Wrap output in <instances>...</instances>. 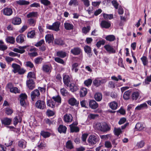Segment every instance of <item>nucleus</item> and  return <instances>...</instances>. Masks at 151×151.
I'll return each instance as SVG.
<instances>
[{
  "label": "nucleus",
  "instance_id": "62",
  "mask_svg": "<svg viewBox=\"0 0 151 151\" xmlns=\"http://www.w3.org/2000/svg\"><path fill=\"white\" fill-rule=\"evenodd\" d=\"M55 60L56 62L62 64H64L65 62L62 59L59 57H56L55 58Z\"/></svg>",
  "mask_w": 151,
  "mask_h": 151
},
{
  "label": "nucleus",
  "instance_id": "18",
  "mask_svg": "<svg viewBox=\"0 0 151 151\" xmlns=\"http://www.w3.org/2000/svg\"><path fill=\"white\" fill-rule=\"evenodd\" d=\"M12 120L10 118H5L1 120V123L5 126H8L11 124Z\"/></svg>",
  "mask_w": 151,
  "mask_h": 151
},
{
  "label": "nucleus",
  "instance_id": "12",
  "mask_svg": "<svg viewBox=\"0 0 151 151\" xmlns=\"http://www.w3.org/2000/svg\"><path fill=\"white\" fill-rule=\"evenodd\" d=\"M52 67L50 65H44L42 67V70L43 72L47 73H50L51 71Z\"/></svg>",
  "mask_w": 151,
  "mask_h": 151
},
{
  "label": "nucleus",
  "instance_id": "29",
  "mask_svg": "<svg viewBox=\"0 0 151 151\" xmlns=\"http://www.w3.org/2000/svg\"><path fill=\"white\" fill-rule=\"evenodd\" d=\"M47 104L48 106L53 108H54L55 105V102L52 99H48L47 101Z\"/></svg>",
  "mask_w": 151,
  "mask_h": 151
},
{
  "label": "nucleus",
  "instance_id": "53",
  "mask_svg": "<svg viewBox=\"0 0 151 151\" xmlns=\"http://www.w3.org/2000/svg\"><path fill=\"white\" fill-rule=\"evenodd\" d=\"M24 65L26 67H29L30 68H32L34 67L33 64L30 61L26 62Z\"/></svg>",
  "mask_w": 151,
  "mask_h": 151
},
{
  "label": "nucleus",
  "instance_id": "55",
  "mask_svg": "<svg viewBox=\"0 0 151 151\" xmlns=\"http://www.w3.org/2000/svg\"><path fill=\"white\" fill-rule=\"evenodd\" d=\"M92 82V80L91 79H88L84 81V83L87 86H91Z\"/></svg>",
  "mask_w": 151,
  "mask_h": 151
},
{
  "label": "nucleus",
  "instance_id": "37",
  "mask_svg": "<svg viewBox=\"0 0 151 151\" xmlns=\"http://www.w3.org/2000/svg\"><path fill=\"white\" fill-rule=\"evenodd\" d=\"M66 147L67 149L70 150L74 148V146L72 141L69 140L66 143Z\"/></svg>",
  "mask_w": 151,
  "mask_h": 151
},
{
  "label": "nucleus",
  "instance_id": "35",
  "mask_svg": "<svg viewBox=\"0 0 151 151\" xmlns=\"http://www.w3.org/2000/svg\"><path fill=\"white\" fill-rule=\"evenodd\" d=\"M102 98V94L101 93H97L94 95V98L98 101H100L101 100Z\"/></svg>",
  "mask_w": 151,
  "mask_h": 151
},
{
  "label": "nucleus",
  "instance_id": "36",
  "mask_svg": "<svg viewBox=\"0 0 151 151\" xmlns=\"http://www.w3.org/2000/svg\"><path fill=\"white\" fill-rule=\"evenodd\" d=\"M117 106L118 104L116 101H112L109 104V107L112 109L115 110L116 109Z\"/></svg>",
  "mask_w": 151,
  "mask_h": 151
},
{
  "label": "nucleus",
  "instance_id": "56",
  "mask_svg": "<svg viewBox=\"0 0 151 151\" xmlns=\"http://www.w3.org/2000/svg\"><path fill=\"white\" fill-rule=\"evenodd\" d=\"M60 92L61 93L63 96H65L68 95L69 93L67 90L64 88L61 89L60 90Z\"/></svg>",
  "mask_w": 151,
  "mask_h": 151
},
{
  "label": "nucleus",
  "instance_id": "15",
  "mask_svg": "<svg viewBox=\"0 0 151 151\" xmlns=\"http://www.w3.org/2000/svg\"><path fill=\"white\" fill-rule=\"evenodd\" d=\"M68 103L71 106H77L79 103L77 101L76 99L74 97L69 99L68 101Z\"/></svg>",
  "mask_w": 151,
  "mask_h": 151
},
{
  "label": "nucleus",
  "instance_id": "23",
  "mask_svg": "<svg viewBox=\"0 0 151 151\" xmlns=\"http://www.w3.org/2000/svg\"><path fill=\"white\" fill-rule=\"evenodd\" d=\"M54 44L58 45L63 46L65 45V42L61 38L55 39L54 40Z\"/></svg>",
  "mask_w": 151,
  "mask_h": 151
},
{
  "label": "nucleus",
  "instance_id": "60",
  "mask_svg": "<svg viewBox=\"0 0 151 151\" xmlns=\"http://www.w3.org/2000/svg\"><path fill=\"white\" fill-rule=\"evenodd\" d=\"M114 131L115 135L117 136H118L122 132L120 128H115Z\"/></svg>",
  "mask_w": 151,
  "mask_h": 151
},
{
  "label": "nucleus",
  "instance_id": "31",
  "mask_svg": "<svg viewBox=\"0 0 151 151\" xmlns=\"http://www.w3.org/2000/svg\"><path fill=\"white\" fill-rule=\"evenodd\" d=\"M25 36L23 35H19L16 39V41L17 43H22L24 41Z\"/></svg>",
  "mask_w": 151,
  "mask_h": 151
},
{
  "label": "nucleus",
  "instance_id": "10",
  "mask_svg": "<svg viewBox=\"0 0 151 151\" xmlns=\"http://www.w3.org/2000/svg\"><path fill=\"white\" fill-rule=\"evenodd\" d=\"M70 52L73 55H78L82 53V50L80 48L76 47L71 49Z\"/></svg>",
  "mask_w": 151,
  "mask_h": 151
},
{
  "label": "nucleus",
  "instance_id": "19",
  "mask_svg": "<svg viewBox=\"0 0 151 151\" xmlns=\"http://www.w3.org/2000/svg\"><path fill=\"white\" fill-rule=\"evenodd\" d=\"M106 82V81L105 79L100 80L95 79L93 80V84L96 87H98L101 85V83H103Z\"/></svg>",
  "mask_w": 151,
  "mask_h": 151
},
{
  "label": "nucleus",
  "instance_id": "28",
  "mask_svg": "<svg viewBox=\"0 0 151 151\" xmlns=\"http://www.w3.org/2000/svg\"><path fill=\"white\" fill-rule=\"evenodd\" d=\"M26 143L27 142L24 140L22 139L18 141V145L19 147L24 148L26 147Z\"/></svg>",
  "mask_w": 151,
  "mask_h": 151
},
{
  "label": "nucleus",
  "instance_id": "63",
  "mask_svg": "<svg viewBox=\"0 0 151 151\" xmlns=\"http://www.w3.org/2000/svg\"><path fill=\"white\" fill-rule=\"evenodd\" d=\"M44 122L45 123L50 126L51 124H53V121H51L48 118H46L44 120Z\"/></svg>",
  "mask_w": 151,
  "mask_h": 151
},
{
  "label": "nucleus",
  "instance_id": "58",
  "mask_svg": "<svg viewBox=\"0 0 151 151\" xmlns=\"http://www.w3.org/2000/svg\"><path fill=\"white\" fill-rule=\"evenodd\" d=\"M141 60L144 66H146L147 65L148 63V61L146 57L145 56H143L141 58Z\"/></svg>",
  "mask_w": 151,
  "mask_h": 151
},
{
  "label": "nucleus",
  "instance_id": "2",
  "mask_svg": "<svg viewBox=\"0 0 151 151\" xmlns=\"http://www.w3.org/2000/svg\"><path fill=\"white\" fill-rule=\"evenodd\" d=\"M96 127L98 130L104 132L109 131L111 129L110 127L105 122L97 123L96 124Z\"/></svg>",
  "mask_w": 151,
  "mask_h": 151
},
{
  "label": "nucleus",
  "instance_id": "32",
  "mask_svg": "<svg viewBox=\"0 0 151 151\" xmlns=\"http://www.w3.org/2000/svg\"><path fill=\"white\" fill-rule=\"evenodd\" d=\"M13 124L15 126H16L18 122L21 123L22 121V119L19 116L17 117L15 116L13 119Z\"/></svg>",
  "mask_w": 151,
  "mask_h": 151
},
{
  "label": "nucleus",
  "instance_id": "43",
  "mask_svg": "<svg viewBox=\"0 0 151 151\" xmlns=\"http://www.w3.org/2000/svg\"><path fill=\"white\" fill-rule=\"evenodd\" d=\"M6 42L7 43L13 44L15 42V38L13 37H8L6 39Z\"/></svg>",
  "mask_w": 151,
  "mask_h": 151
},
{
  "label": "nucleus",
  "instance_id": "3",
  "mask_svg": "<svg viewBox=\"0 0 151 151\" xmlns=\"http://www.w3.org/2000/svg\"><path fill=\"white\" fill-rule=\"evenodd\" d=\"M60 22L58 21H56L53 23L52 25L47 24L46 28L52 30L57 32L60 30Z\"/></svg>",
  "mask_w": 151,
  "mask_h": 151
},
{
  "label": "nucleus",
  "instance_id": "5",
  "mask_svg": "<svg viewBox=\"0 0 151 151\" xmlns=\"http://www.w3.org/2000/svg\"><path fill=\"white\" fill-rule=\"evenodd\" d=\"M35 106L37 108L42 110L46 109V105L45 101L41 100H38L36 101Z\"/></svg>",
  "mask_w": 151,
  "mask_h": 151
},
{
  "label": "nucleus",
  "instance_id": "64",
  "mask_svg": "<svg viewBox=\"0 0 151 151\" xmlns=\"http://www.w3.org/2000/svg\"><path fill=\"white\" fill-rule=\"evenodd\" d=\"M5 113L7 115H10L13 113V110L10 108H6L5 109Z\"/></svg>",
  "mask_w": 151,
  "mask_h": 151
},
{
  "label": "nucleus",
  "instance_id": "11",
  "mask_svg": "<svg viewBox=\"0 0 151 151\" xmlns=\"http://www.w3.org/2000/svg\"><path fill=\"white\" fill-rule=\"evenodd\" d=\"M26 84L29 89L32 90L35 87V83L34 81L31 79H29L26 81Z\"/></svg>",
  "mask_w": 151,
  "mask_h": 151
},
{
  "label": "nucleus",
  "instance_id": "51",
  "mask_svg": "<svg viewBox=\"0 0 151 151\" xmlns=\"http://www.w3.org/2000/svg\"><path fill=\"white\" fill-rule=\"evenodd\" d=\"M105 43V40H104L103 39L102 40H100L98 42H97L96 45L98 48H99L100 47L101 45H104Z\"/></svg>",
  "mask_w": 151,
  "mask_h": 151
},
{
  "label": "nucleus",
  "instance_id": "7",
  "mask_svg": "<svg viewBox=\"0 0 151 151\" xmlns=\"http://www.w3.org/2000/svg\"><path fill=\"white\" fill-rule=\"evenodd\" d=\"M20 102L21 105L22 106H24L26 104L25 100L27 98V95L25 93H22L19 96Z\"/></svg>",
  "mask_w": 151,
  "mask_h": 151
},
{
  "label": "nucleus",
  "instance_id": "57",
  "mask_svg": "<svg viewBox=\"0 0 151 151\" xmlns=\"http://www.w3.org/2000/svg\"><path fill=\"white\" fill-rule=\"evenodd\" d=\"M37 12H30L27 15V17L28 18H29L32 17H35L37 15Z\"/></svg>",
  "mask_w": 151,
  "mask_h": 151
},
{
  "label": "nucleus",
  "instance_id": "13",
  "mask_svg": "<svg viewBox=\"0 0 151 151\" xmlns=\"http://www.w3.org/2000/svg\"><path fill=\"white\" fill-rule=\"evenodd\" d=\"M73 119V117L70 114H65L63 116V120L64 121L67 123L71 122Z\"/></svg>",
  "mask_w": 151,
  "mask_h": 151
},
{
  "label": "nucleus",
  "instance_id": "9",
  "mask_svg": "<svg viewBox=\"0 0 151 151\" xmlns=\"http://www.w3.org/2000/svg\"><path fill=\"white\" fill-rule=\"evenodd\" d=\"M40 93L38 89H35L32 91L30 93V96L32 101H34L35 99L40 96Z\"/></svg>",
  "mask_w": 151,
  "mask_h": 151
},
{
  "label": "nucleus",
  "instance_id": "47",
  "mask_svg": "<svg viewBox=\"0 0 151 151\" xmlns=\"http://www.w3.org/2000/svg\"><path fill=\"white\" fill-rule=\"evenodd\" d=\"M150 82H151V75L147 77L144 81L143 82V84L144 85H148L150 84Z\"/></svg>",
  "mask_w": 151,
  "mask_h": 151
},
{
  "label": "nucleus",
  "instance_id": "40",
  "mask_svg": "<svg viewBox=\"0 0 151 151\" xmlns=\"http://www.w3.org/2000/svg\"><path fill=\"white\" fill-rule=\"evenodd\" d=\"M57 55L60 58H63L66 56V53L62 51H59L57 53Z\"/></svg>",
  "mask_w": 151,
  "mask_h": 151
},
{
  "label": "nucleus",
  "instance_id": "17",
  "mask_svg": "<svg viewBox=\"0 0 151 151\" xmlns=\"http://www.w3.org/2000/svg\"><path fill=\"white\" fill-rule=\"evenodd\" d=\"M100 25L102 28L108 29L111 26V24L107 21L103 20L101 22Z\"/></svg>",
  "mask_w": 151,
  "mask_h": 151
},
{
  "label": "nucleus",
  "instance_id": "30",
  "mask_svg": "<svg viewBox=\"0 0 151 151\" xmlns=\"http://www.w3.org/2000/svg\"><path fill=\"white\" fill-rule=\"evenodd\" d=\"M131 93L130 90L126 91L124 93L123 97L125 100H128L130 99V95Z\"/></svg>",
  "mask_w": 151,
  "mask_h": 151
},
{
  "label": "nucleus",
  "instance_id": "14",
  "mask_svg": "<svg viewBox=\"0 0 151 151\" xmlns=\"http://www.w3.org/2000/svg\"><path fill=\"white\" fill-rule=\"evenodd\" d=\"M104 47L106 51L110 53H116L115 50L113 48L112 46L109 45H106Z\"/></svg>",
  "mask_w": 151,
  "mask_h": 151
},
{
  "label": "nucleus",
  "instance_id": "50",
  "mask_svg": "<svg viewBox=\"0 0 151 151\" xmlns=\"http://www.w3.org/2000/svg\"><path fill=\"white\" fill-rule=\"evenodd\" d=\"M103 17L105 19H111L113 18V14H107L105 13L103 14Z\"/></svg>",
  "mask_w": 151,
  "mask_h": 151
},
{
  "label": "nucleus",
  "instance_id": "1",
  "mask_svg": "<svg viewBox=\"0 0 151 151\" xmlns=\"http://www.w3.org/2000/svg\"><path fill=\"white\" fill-rule=\"evenodd\" d=\"M12 67L13 69L12 72L15 74L18 73L19 75H22L24 74L26 71L24 68H21L19 65L15 63H12Z\"/></svg>",
  "mask_w": 151,
  "mask_h": 151
},
{
  "label": "nucleus",
  "instance_id": "54",
  "mask_svg": "<svg viewBox=\"0 0 151 151\" xmlns=\"http://www.w3.org/2000/svg\"><path fill=\"white\" fill-rule=\"evenodd\" d=\"M40 2L45 6H48L51 4V2L48 0H40Z\"/></svg>",
  "mask_w": 151,
  "mask_h": 151
},
{
  "label": "nucleus",
  "instance_id": "61",
  "mask_svg": "<svg viewBox=\"0 0 151 151\" xmlns=\"http://www.w3.org/2000/svg\"><path fill=\"white\" fill-rule=\"evenodd\" d=\"M46 115L48 117L53 116L55 114L54 112L50 109H47L46 112Z\"/></svg>",
  "mask_w": 151,
  "mask_h": 151
},
{
  "label": "nucleus",
  "instance_id": "38",
  "mask_svg": "<svg viewBox=\"0 0 151 151\" xmlns=\"http://www.w3.org/2000/svg\"><path fill=\"white\" fill-rule=\"evenodd\" d=\"M17 3L20 5H28L29 4V2L24 0H19L16 1Z\"/></svg>",
  "mask_w": 151,
  "mask_h": 151
},
{
  "label": "nucleus",
  "instance_id": "8",
  "mask_svg": "<svg viewBox=\"0 0 151 151\" xmlns=\"http://www.w3.org/2000/svg\"><path fill=\"white\" fill-rule=\"evenodd\" d=\"M70 78L69 76L64 74L63 75V83L65 85L68 87L70 82Z\"/></svg>",
  "mask_w": 151,
  "mask_h": 151
},
{
  "label": "nucleus",
  "instance_id": "16",
  "mask_svg": "<svg viewBox=\"0 0 151 151\" xmlns=\"http://www.w3.org/2000/svg\"><path fill=\"white\" fill-rule=\"evenodd\" d=\"M89 107L93 109H96L98 107V104L94 100H90L89 101Z\"/></svg>",
  "mask_w": 151,
  "mask_h": 151
},
{
  "label": "nucleus",
  "instance_id": "45",
  "mask_svg": "<svg viewBox=\"0 0 151 151\" xmlns=\"http://www.w3.org/2000/svg\"><path fill=\"white\" fill-rule=\"evenodd\" d=\"M70 132L72 133L74 132H79L80 131L79 128L78 127L76 126L70 127Z\"/></svg>",
  "mask_w": 151,
  "mask_h": 151
},
{
  "label": "nucleus",
  "instance_id": "34",
  "mask_svg": "<svg viewBox=\"0 0 151 151\" xmlns=\"http://www.w3.org/2000/svg\"><path fill=\"white\" fill-rule=\"evenodd\" d=\"M40 134L41 136L45 138L50 137L51 135V134L49 132L43 130L41 132Z\"/></svg>",
  "mask_w": 151,
  "mask_h": 151
},
{
  "label": "nucleus",
  "instance_id": "52",
  "mask_svg": "<svg viewBox=\"0 0 151 151\" xmlns=\"http://www.w3.org/2000/svg\"><path fill=\"white\" fill-rule=\"evenodd\" d=\"M28 23L31 26H34L36 23V20L33 18H30L28 20Z\"/></svg>",
  "mask_w": 151,
  "mask_h": 151
},
{
  "label": "nucleus",
  "instance_id": "41",
  "mask_svg": "<svg viewBox=\"0 0 151 151\" xmlns=\"http://www.w3.org/2000/svg\"><path fill=\"white\" fill-rule=\"evenodd\" d=\"M143 125L141 123L138 122L136 124L135 129L137 130L141 131L144 128Z\"/></svg>",
  "mask_w": 151,
  "mask_h": 151
},
{
  "label": "nucleus",
  "instance_id": "25",
  "mask_svg": "<svg viewBox=\"0 0 151 151\" xmlns=\"http://www.w3.org/2000/svg\"><path fill=\"white\" fill-rule=\"evenodd\" d=\"M69 87H70V91L72 92L76 91L78 89V86L74 83H70Z\"/></svg>",
  "mask_w": 151,
  "mask_h": 151
},
{
  "label": "nucleus",
  "instance_id": "26",
  "mask_svg": "<svg viewBox=\"0 0 151 151\" xmlns=\"http://www.w3.org/2000/svg\"><path fill=\"white\" fill-rule=\"evenodd\" d=\"M65 29L67 30H71L73 29L74 26L72 24L65 22L64 23Z\"/></svg>",
  "mask_w": 151,
  "mask_h": 151
},
{
  "label": "nucleus",
  "instance_id": "39",
  "mask_svg": "<svg viewBox=\"0 0 151 151\" xmlns=\"http://www.w3.org/2000/svg\"><path fill=\"white\" fill-rule=\"evenodd\" d=\"M105 39L107 41L112 42L114 41L116 39V38L114 35H112L106 36Z\"/></svg>",
  "mask_w": 151,
  "mask_h": 151
},
{
  "label": "nucleus",
  "instance_id": "4",
  "mask_svg": "<svg viewBox=\"0 0 151 151\" xmlns=\"http://www.w3.org/2000/svg\"><path fill=\"white\" fill-rule=\"evenodd\" d=\"M99 140V138L97 135H92L90 136L88 139V142L91 145L96 144Z\"/></svg>",
  "mask_w": 151,
  "mask_h": 151
},
{
  "label": "nucleus",
  "instance_id": "44",
  "mask_svg": "<svg viewBox=\"0 0 151 151\" xmlns=\"http://www.w3.org/2000/svg\"><path fill=\"white\" fill-rule=\"evenodd\" d=\"M78 1L77 0H70L68 3V5L70 6L73 5L76 6L78 5Z\"/></svg>",
  "mask_w": 151,
  "mask_h": 151
},
{
  "label": "nucleus",
  "instance_id": "48",
  "mask_svg": "<svg viewBox=\"0 0 151 151\" xmlns=\"http://www.w3.org/2000/svg\"><path fill=\"white\" fill-rule=\"evenodd\" d=\"M35 35V30H32L29 32L27 34V37L28 38H34Z\"/></svg>",
  "mask_w": 151,
  "mask_h": 151
},
{
  "label": "nucleus",
  "instance_id": "33",
  "mask_svg": "<svg viewBox=\"0 0 151 151\" xmlns=\"http://www.w3.org/2000/svg\"><path fill=\"white\" fill-rule=\"evenodd\" d=\"M87 93V89L85 88H82L80 91V96L82 97H84L86 95Z\"/></svg>",
  "mask_w": 151,
  "mask_h": 151
},
{
  "label": "nucleus",
  "instance_id": "6",
  "mask_svg": "<svg viewBox=\"0 0 151 151\" xmlns=\"http://www.w3.org/2000/svg\"><path fill=\"white\" fill-rule=\"evenodd\" d=\"M1 12L4 15L8 16H11L13 13L12 9L8 7L4 8L1 10Z\"/></svg>",
  "mask_w": 151,
  "mask_h": 151
},
{
  "label": "nucleus",
  "instance_id": "42",
  "mask_svg": "<svg viewBox=\"0 0 151 151\" xmlns=\"http://www.w3.org/2000/svg\"><path fill=\"white\" fill-rule=\"evenodd\" d=\"M90 29V26H88L86 27H83L82 29V31L83 33L85 34H86L89 32Z\"/></svg>",
  "mask_w": 151,
  "mask_h": 151
},
{
  "label": "nucleus",
  "instance_id": "20",
  "mask_svg": "<svg viewBox=\"0 0 151 151\" xmlns=\"http://www.w3.org/2000/svg\"><path fill=\"white\" fill-rule=\"evenodd\" d=\"M12 23L14 25H19L22 22L20 18L18 17H14L12 19Z\"/></svg>",
  "mask_w": 151,
  "mask_h": 151
},
{
  "label": "nucleus",
  "instance_id": "59",
  "mask_svg": "<svg viewBox=\"0 0 151 151\" xmlns=\"http://www.w3.org/2000/svg\"><path fill=\"white\" fill-rule=\"evenodd\" d=\"M145 145V142L143 140H141L137 143V146L139 148H141L144 147Z\"/></svg>",
  "mask_w": 151,
  "mask_h": 151
},
{
  "label": "nucleus",
  "instance_id": "49",
  "mask_svg": "<svg viewBox=\"0 0 151 151\" xmlns=\"http://www.w3.org/2000/svg\"><path fill=\"white\" fill-rule=\"evenodd\" d=\"M55 102H57L59 103L60 104L61 102V99L59 96H53L52 98Z\"/></svg>",
  "mask_w": 151,
  "mask_h": 151
},
{
  "label": "nucleus",
  "instance_id": "21",
  "mask_svg": "<svg viewBox=\"0 0 151 151\" xmlns=\"http://www.w3.org/2000/svg\"><path fill=\"white\" fill-rule=\"evenodd\" d=\"M45 39L46 42H48V43H50L53 42L54 39V36L52 34H47L45 36Z\"/></svg>",
  "mask_w": 151,
  "mask_h": 151
},
{
  "label": "nucleus",
  "instance_id": "46",
  "mask_svg": "<svg viewBox=\"0 0 151 151\" xmlns=\"http://www.w3.org/2000/svg\"><path fill=\"white\" fill-rule=\"evenodd\" d=\"M139 94L138 92H134L132 95V100H136L139 96Z\"/></svg>",
  "mask_w": 151,
  "mask_h": 151
},
{
  "label": "nucleus",
  "instance_id": "24",
  "mask_svg": "<svg viewBox=\"0 0 151 151\" xmlns=\"http://www.w3.org/2000/svg\"><path fill=\"white\" fill-rule=\"evenodd\" d=\"M84 48L85 52L88 54L89 57H90L92 56V54H91V50L90 46L87 45H86Z\"/></svg>",
  "mask_w": 151,
  "mask_h": 151
},
{
  "label": "nucleus",
  "instance_id": "22",
  "mask_svg": "<svg viewBox=\"0 0 151 151\" xmlns=\"http://www.w3.org/2000/svg\"><path fill=\"white\" fill-rule=\"evenodd\" d=\"M67 128L65 126L60 125L58 128V131L60 133L65 134L66 133Z\"/></svg>",
  "mask_w": 151,
  "mask_h": 151
},
{
  "label": "nucleus",
  "instance_id": "27",
  "mask_svg": "<svg viewBox=\"0 0 151 151\" xmlns=\"http://www.w3.org/2000/svg\"><path fill=\"white\" fill-rule=\"evenodd\" d=\"M148 108V106L147 104L145 103L137 106L135 108V110H140L144 109H147Z\"/></svg>",
  "mask_w": 151,
  "mask_h": 151
}]
</instances>
